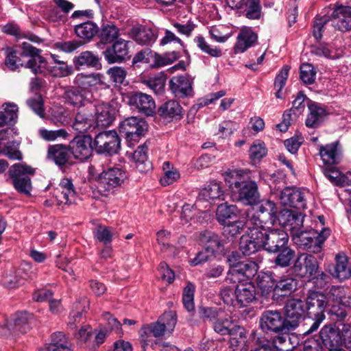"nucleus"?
Segmentation results:
<instances>
[{
  "label": "nucleus",
  "mask_w": 351,
  "mask_h": 351,
  "mask_svg": "<svg viewBox=\"0 0 351 351\" xmlns=\"http://www.w3.org/2000/svg\"><path fill=\"white\" fill-rule=\"evenodd\" d=\"M213 329L214 330L221 335H229L232 336L239 334L240 337L243 339V328L233 324L232 320L230 316L221 317L219 316L215 321L213 322Z\"/></svg>",
  "instance_id": "393cba45"
},
{
  "label": "nucleus",
  "mask_w": 351,
  "mask_h": 351,
  "mask_svg": "<svg viewBox=\"0 0 351 351\" xmlns=\"http://www.w3.org/2000/svg\"><path fill=\"white\" fill-rule=\"evenodd\" d=\"M290 67L288 65H285L280 71L279 73L276 77L274 81V87L277 90L276 96L277 98H282L281 90L285 86Z\"/></svg>",
  "instance_id": "052dcab7"
},
{
  "label": "nucleus",
  "mask_w": 351,
  "mask_h": 351,
  "mask_svg": "<svg viewBox=\"0 0 351 351\" xmlns=\"http://www.w3.org/2000/svg\"><path fill=\"white\" fill-rule=\"evenodd\" d=\"M263 249L276 253L284 247L289 239L287 233L282 229L271 228L269 226L259 227Z\"/></svg>",
  "instance_id": "6e6552de"
},
{
  "label": "nucleus",
  "mask_w": 351,
  "mask_h": 351,
  "mask_svg": "<svg viewBox=\"0 0 351 351\" xmlns=\"http://www.w3.org/2000/svg\"><path fill=\"white\" fill-rule=\"evenodd\" d=\"M279 251V254L274 260V263L280 267H288L295 256V251L286 245Z\"/></svg>",
  "instance_id": "6e6d98bb"
},
{
  "label": "nucleus",
  "mask_w": 351,
  "mask_h": 351,
  "mask_svg": "<svg viewBox=\"0 0 351 351\" xmlns=\"http://www.w3.org/2000/svg\"><path fill=\"white\" fill-rule=\"evenodd\" d=\"M265 144L259 140L255 141L249 149V157L253 162H259L267 155Z\"/></svg>",
  "instance_id": "864d4df0"
},
{
  "label": "nucleus",
  "mask_w": 351,
  "mask_h": 351,
  "mask_svg": "<svg viewBox=\"0 0 351 351\" xmlns=\"http://www.w3.org/2000/svg\"><path fill=\"white\" fill-rule=\"evenodd\" d=\"M93 139L90 135L77 136L69 143L71 153L75 158L85 160L92 155Z\"/></svg>",
  "instance_id": "f3484780"
},
{
  "label": "nucleus",
  "mask_w": 351,
  "mask_h": 351,
  "mask_svg": "<svg viewBox=\"0 0 351 351\" xmlns=\"http://www.w3.org/2000/svg\"><path fill=\"white\" fill-rule=\"evenodd\" d=\"M319 336L324 346L328 350L339 347L342 343L339 331L332 326H325L323 327L320 330Z\"/></svg>",
  "instance_id": "7c9ffc66"
},
{
  "label": "nucleus",
  "mask_w": 351,
  "mask_h": 351,
  "mask_svg": "<svg viewBox=\"0 0 351 351\" xmlns=\"http://www.w3.org/2000/svg\"><path fill=\"white\" fill-rule=\"evenodd\" d=\"M40 51L33 47L28 42H23L21 45V57L28 58L25 62L16 56L15 51H10L5 59V65L11 70L16 69L19 66H24L29 68L34 74L42 73L44 58L40 56Z\"/></svg>",
  "instance_id": "f03ea898"
},
{
  "label": "nucleus",
  "mask_w": 351,
  "mask_h": 351,
  "mask_svg": "<svg viewBox=\"0 0 351 351\" xmlns=\"http://www.w3.org/2000/svg\"><path fill=\"white\" fill-rule=\"evenodd\" d=\"M319 155L325 165H334L339 162V150L338 143H333L325 146H320Z\"/></svg>",
  "instance_id": "4c0bfd02"
},
{
  "label": "nucleus",
  "mask_w": 351,
  "mask_h": 351,
  "mask_svg": "<svg viewBox=\"0 0 351 351\" xmlns=\"http://www.w3.org/2000/svg\"><path fill=\"white\" fill-rule=\"evenodd\" d=\"M89 306V302L86 298L76 302L73 304V308L69 315V326L71 328L75 327L77 323L82 319L83 314Z\"/></svg>",
  "instance_id": "de8ad7c7"
},
{
  "label": "nucleus",
  "mask_w": 351,
  "mask_h": 351,
  "mask_svg": "<svg viewBox=\"0 0 351 351\" xmlns=\"http://www.w3.org/2000/svg\"><path fill=\"white\" fill-rule=\"evenodd\" d=\"M256 40L257 36L251 28H243L237 36V42L234 48L235 53L244 52L251 47Z\"/></svg>",
  "instance_id": "2f4dec72"
},
{
  "label": "nucleus",
  "mask_w": 351,
  "mask_h": 351,
  "mask_svg": "<svg viewBox=\"0 0 351 351\" xmlns=\"http://www.w3.org/2000/svg\"><path fill=\"white\" fill-rule=\"evenodd\" d=\"M1 31L12 36L17 40L26 38L32 42L39 43L40 39L34 34L22 30L14 21H10L2 26Z\"/></svg>",
  "instance_id": "f704fd0d"
},
{
  "label": "nucleus",
  "mask_w": 351,
  "mask_h": 351,
  "mask_svg": "<svg viewBox=\"0 0 351 351\" xmlns=\"http://www.w3.org/2000/svg\"><path fill=\"white\" fill-rule=\"evenodd\" d=\"M199 240L213 255L219 250L222 245L218 235L209 231L201 232L199 236Z\"/></svg>",
  "instance_id": "37998d69"
},
{
  "label": "nucleus",
  "mask_w": 351,
  "mask_h": 351,
  "mask_svg": "<svg viewBox=\"0 0 351 351\" xmlns=\"http://www.w3.org/2000/svg\"><path fill=\"white\" fill-rule=\"evenodd\" d=\"M18 145L13 141H8L0 148V154L6 156L11 160H21L22 154L18 150Z\"/></svg>",
  "instance_id": "bf43d9fd"
},
{
  "label": "nucleus",
  "mask_w": 351,
  "mask_h": 351,
  "mask_svg": "<svg viewBox=\"0 0 351 351\" xmlns=\"http://www.w3.org/2000/svg\"><path fill=\"white\" fill-rule=\"evenodd\" d=\"M247 5L245 16L250 19H258L261 16V6L260 0H249Z\"/></svg>",
  "instance_id": "774afa93"
},
{
  "label": "nucleus",
  "mask_w": 351,
  "mask_h": 351,
  "mask_svg": "<svg viewBox=\"0 0 351 351\" xmlns=\"http://www.w3.org/2000/svg\"><path fill=\"white\" fill-rule=\"evenodd\" d=\"M277 221L282 226L289 227L292 235L295 230L303 227L304 216L300 213L285 208L277 214Z\"/></svg>",
  "instance_id": "6ab92c4d"
},
{
  "label": "nucleus",
  "mask_w": 351,
  "mask_h": 351,
  "mask_svg": "<svg viewBox=\"0 0 351 351\" xmlns=\"http://www.w3.org/2000/svg\"><path fill=\"white\" fill-rule=\"evenodd\" d=\"M75 32L78 37L90 40L97 33L98 27L94 23L87 21L75 25Z\"/></svg>",
  "instance_id": "603ef678"
},
{
  "label": "nucleus",
  "mask_w": 351,
  "mask_h": 351,
  "mask_svg": "<svg viewBox=\"0 0 351 351\" xmlns=\"http://www.w3.org/2000/svg\"><path fill=\"white\" fill-rule=\"evenodd\" d=\"M324 175L327 177L329 180L336 185L345 186L344 182H343L345 173L342 174L338 169L334 167H328L324 169Z\"/></svg>",
  "instance_id": "69168bd1"
},
{
  "label": "nucleus",
  "mask_w": 351,
  "mask_h": 351,
  "mask_svg": "<svg viewBox=\"0 0 351 351\" xmlns=\"http://www.w3.org/2000/svg\"><path fill=\"white\" fill-rule=\"evenodd\" d=\"M160 114L165 119H180L182 115V108L180 104L175 100L165 103L159 110Z\"/></svg>",
  "instance_id": "49530a36"
},
{
  "label": "nucleus",
  "mask_w": 351,
  "mask_h": 351,
  "mask_svg": "<svg viewBox=\"0 0 351 351\" xmlns=\"http://www.w3.org/2000/svg\"><path fill=\"white\" fill-rule=\"evenodd\" d=\"M194 41L201 51L212 57L219 58L222 54L219 47L209 45L202 36H196Z\"/></svg>",
  "instance_id": "5fc2aeb1"
},
{
  "label": "nucleus",
  "mask_w": 351,
  "mask_h": 351,
  "mask_svg": "<svg viewBox=\"0 0 351 351\" xmlns=\"http://www.w3.org/2000/svg\"><path fill=\"white\" fill-rule=\"evenodd\" d=\"M126 178V172L123 169L118 167L108 168L98 177V191L104 196H108L120 187Z\"/></svg>",
  "instance_id": "39448f33"
},
{
  "label": "nucleus",
  "mask_w": 351,
  "mask_h": 351,
  "mask_svg": "<svg viewBox=\"0 0 351 351\" xmlns=\"http://www.w3.org/2000/svg\"><path fill=\"white\" fill-rule=\"evenodd\" d=\"M162 170L164 175L160 178V183L162 186H168L173 184L178 180L180 176L178 169L173 167L172 164L169 161L163 162Z\"/></svg>",
  "instance_id": "3c124183"
},
{
  "label": "nucleus",
  "mask_w": 351,
  "mask_h": 351,
  "mask_svg": "<svg viewBox=\"0 0 351 351\" xmlns=\"http://www.w3.org/2000/svg\"><path fill=\"white\" fill-rule=\"evenodd\" d=\"M117 108L107 103L99 104L95 106L94 119L97 126L106 127L114 121Z\"/></svg>",
  "instance_id": "412c9836"
},
{
  "label": "nucleus",
  "mask_w": 351,
  "mask_h": 351,
  "mask_svg": "<svg viewBox=\"0 0 351 351\" xmlns=\"http://www.w3.org/2000/svg\"><path fill=\"white\" fill-rule=\"evenodd\" d=\"M332 25L341 32L351 30V7L339 6L332 14Z\"/></svg>",
  "instance_id": "4be33fe9"
},
{
  "label": "nucleus",
  "mask_w": 351,
  "mask_h": 351,
  "mask_svg": "<svg viewBox=\"0 0 351 351\" xmlns=\"http://www.w3.org/2000/svg\"><path fill=\"white\" fill-rule=\"evenodd\" d=\"M97 125L94 117L87 109L82 110L75 115L72 127L79 133H85L94 129Z\"/></svg>",
  "instance_id": "c85d7f7f"
},
{
  "label": "nucleus",
  "mask_w": 351,
  "mask_h": 351,
  "mask_svg": "<svg viewBox=\"0 0 351 351\" xmlns=\"http://www.w3.org/2000/svg\"><path fill=\"white\" fill-rule=\"evenodd\" d=\"M223 197V191L219 183L210 181L199 193L196 204L201 202L212 203L217 199H221Z\"/></svg>",
  "instance_id": "bb28decb"
},
{
  "label": "nucleus",
  "mask_w": 351,
  "mask_h": 351,
  "mask_svg": "<svg viewBox=\"0 0 351 351\" xmlns=\"http://www.w3.org/2000/svg\"><path fill=\"white\" fill-rule=\"evenodd\" d=\"M306 311L310 317H313L314 322L306 333H311L316 330L325 319L324 311L327 305L326 295L319 292H311L308 294L306 301Z\"/></svg>",
  "instance_id": "1a4fd4ad"
},
{
  "label": "nucleus",
  "mask_w": 351,
  "mask_h": 351,
  "mask_svg": "<svg viewBox=\"0 0 351 351\" xmlns=\"http://www.w3.org/2000/svg\"><path fill=\"white\" fill-rule=\"evenodd\" d=\"M238 214L239 210L236 206L224 203L218 206L216 217L219 223L225 225L230 219L237 217Z\"/></svg>",
  "instance_id": "c03bdc74"
},
{
  "label": "nucleus",
  "mask_w": 351,
  "mask_h": 351,
  "mask_svg": "<svg viewBox=\"0 0 351 351\" xmlns=\"http://www.w3.org/2000/svg\"><path fill=\"white\" fill-rule=\"evenodd\" d=\"M73 63L77 69L84 66L96 69L100 66L98 56L89 51H83L77 56H75L73 59Z\"/></svg>",
  "instance_id": "ea45409f"
},
{
  "label": "nucleus",
  "mask_w": 351,
  "mask_h": 351,
  "mask_svg": "<svg viewBox=\"0 0 351 351\" xmlns=\"http://www.w3.org/2000/svg\"><path fill=\"white\" fill-rule=\"evenodd\" d=\"M65 103L74 107H80L84 105L86 101L85 91L79 88H71L64 93Z\"/></svg>",
  "instance_id": "09e8293b"
},
{
  "label": "nucleus",
  "mask_w": 351,
  "mask_h": 351,
  "mask_svg": "<svg viewBox=\"0 0 351 351\" xmlns=\"http://www.w3.org/2000/svg\"><path fill=\"white\" fill-rule=\"evenodd\" d=\"M8 172L14 189L20 193L29 195L32 191L29 176L34 174V169L25 163H17L12 165Z\"/></svg>",
  "instance_id": "0eeeda50"
},
{
  "label": "nucleus",
  "mask_w": 351,
  "mask_h": 351,
  "mask_svg": "<svg viewBox=\"0 0 351 351\" xmlns=\"http://www.w3.org/2000/svg\"><path fill=\"white\" fill-rule=\"evenodd\" d=\"M130 104L146 115L152 114L156 107L152 97L143 93H136L132 95L130 98Z\"/></svg>",
  "instance_id": "a878e982"
},
{
  "label": "nucleus",
  "mask_w": 351,
  "mask_h": 351,
  "mask_svg": "<svg viewBox=\"0 0 351 351\" xmlns=\"http://www.w3.org/2000/svg\"><path fill=\"white\" fill-rule=\"evenodd\" d=\"M285 315L287 319L297 321V327L302 319L305 313L304 302L299 299H292L288 301L285 307Z\"/></svg>",
  "instance_id": "473e14b6"
},
{
  "label": "nucleus",
  "mask_w": 351,
  "mask_h": 351,
  "mask_svg": "<svg viewBox=\"0 0 351 351\" xmlns=\"http://www.w3.org/2000/svg\"><path fill=\"white\" fill-rule=\"evenodd\" d=\"M147 128L146 121L136 117L125 119L120 123L119 127L120 134L125 136L130 146L139 141Z\"/></svg>",
  "instance_id": "9b49d317"
},
{
  "label": "nucleus",
  "mask_w": 351,
  "mask_h": 351,
  "mask_svg": "<svg viewBox=\"0 0 351 351\" xmlns=\"http://www.w3.org/2000/svg\"><path fill=\"white\" fill-rule=\"evenodd\" d=\"M318 268V263L315 256L301 254L294 263L293 271L298 276L309 278L316 274Z\"/></svg>",
  "instance_id": "dca6fc26"
},
{
  "label": "nucleus",
  "mask_w": 351,
  "mask_h": 351,
  "mask_svg": "<svg viewBox=\"0 0 351 351\" xmlns=\"http://www.w3.org/2000/svg\"><path fill=\"white\" fill-rule=\"evenodd\" d=\"M98 153L113 155L121 148V141L115 130H108L99 133L94 140Z\"/></svg>",
  "instance_id": "ddd939ff"
},
{
  "label": "nucleus",
  "mask_w": 351,
  "mask_h": 351,
  "mask_svg": "<svg viewBox=\"0 0 351 351\" xmlns=\"http://www.w3.org/2000/svg\"><path fill=\"white\" fill-rule=\"evenodd\" d=\"M61 194L58 196L60 204H71L75 196L74 186L71 180L69 178H63L59 184Z\"/></svg>",
  "instance_id": "a18cd8bd"
},
{
  "label": "nucleus",
  "mask_w": 351,
  "mask_h": 351,
  "mask_svg": "<svg viewBox=\"0 0 351 351\" xmlns=\"http://www.w3.org/2000/svg\"><path fill=\"white\" fill-rule=\"evenodd\" d=\"M315 77L316 71L312 64L304 63L300 66V77L304 84H312Z\"/></svg>",
  "instance_id": "680f3d73"
},
{
  "label": "nucleus",
  "mask_w": 351,
  "mask_h": 351,
  "mask_svg": "<svg viewBox=\"0 0 351 351\" xmlns=\"http://www.w3.org/2000/svg\"><path fill=\"white\" fill-rule=\"evenodd\" d=\"M280 201L283 206L298 210L304 209L306 206L304 193L295 188L284 189L280 193Z\"/></svg>",
  "instance_id": "a211bd4d"
},
{
  "label": "nucleus",
  "mask_w": 351,
  "mask_h": 351,
  "mask_svg": "<svg viewBox=\"0 0 351 351\" xmlns=\"http://www.w3.org/2000/svg\"><path fill=\"white\" fill-rule=\"evenodd\" d=\"M27 104L40 117H45L43 101L40 95L36 94L34 97L27 99Z\"/></svg>",
  "instance_id": "338daca9"
},
{
  "label": "nucleus",
  "mask_w": 351,
  "mask_h": 351,
  "mask_svg": "<svg viewBox=\"0 0 351 351\" xmlns=\"http://www.w3.org/2000/svg\"><path fill=\"white\" fill-rule=\"evenodd\" d=\"M32 315L27 312L17 313L12 316L6 324V327L10 331L16 333H25L30 329V321Z\"/></svg>",
  "instance_id": "cd10ccee"
},
{
  "label": "nucleus",
  "mask_w": 351,
  "mask_h": 351,
  "mask_svg": "<svg viewBox=\"0 0 351 351\" xmlns=\"http://www.w3.org/2000/svg\"><path fill=\"white\" fill-rule=\"evenodd\" d=\"M248 169H234L226 173L225 180L228 184L234 199L245 205L255 204L259 199L258 186L252 180H241L248 176Z\"/></svg>",
  "instance_id": "f257e3e1"
},
{
  "label": "nucleus",
  "mask_w": 351,
  "mask_h": 351,
  "mask_svg": "<svg viewBox=\"0 0 351 351\" xmlns=\"http://www.w3.org/2000/svg\"><path fill=\"white\" fill-rule=\"evenodd\" d=\"M307 106L308 114L305 122L306 125L308 128H316L323 121L326 115V111L321 105L312 101H308Z\"/></svg>",
  "instance_id": "c756f323"
},
{
  "label": "nucleus",
  "mask_w": 351,
  "mask_h": 351,
  "mask_svg": "<svg viewBox=\"0 0 351 351\" xmlns=\"http://www.w3.org/2000/svg\"><path fill=\"white\" fill-rule=\"evenodd\" d=\"M112 82L116 86L123 84L127 75L126 71L120 66H113L107 71Z\"/></svg>",
  "instance_id": "0e129e2a"
},
{
  "label": "nucleus",
  "mask_w": 351,
  "mask_h": 351,
  "mask_svg": "<svg viewBox=\"0 0 351 351\" xmlns=\"http://www.w3.org/2000/svg\"><path fill=\"white\" fill-rule=\"evenodd\" d=\"M119 29L112 23L104 24L99 33V37L103 43H110L119 39Z\"/></svg>",
  "instance_id": "8fccbe9b"
},
{
  "label": "nucleus",
  "mask_w": 351,
  "mask_h": 351,
  "mask_svg": "<svg viewBox=\"0 0 351 351\" xmlns=\"http://www.w3.org/2000/svg\"><path fill=\"white\" fill-rule=\"evenodd\" d=\"M94 237L97 241L104 245L111 244L113 233L111 228L105 226H99L93 232Z\"/></svg>",
  "instance_id": "13d9d810"
},
{
  "label": "nucleus",
  "mask_w": 351,
  "mask_h": 351,
  "mask_svg": "<svg viewBox=\"0 0 351 351\" xmlns=\"http://www.w3.org/2000/svg\"><path fill=\"white\" fill-rule=\"evenodd\" d=\"M260 326L266 332L286 333L297 328V321L285 319L279 311H267L261 317Z\"/></svg>",
  "instance_id": "423d86ee"
},
{
  "label": "nucleus",
  "mask_w": 351,
  "mask_h": 351,
  "mask_svg": "<svg viewBox=\"0 0 351 351\" xmlns=\"http://www.w3.org/2000/svg\"><path fill=\"white\" fill-rule=\"evenodd\" d=\"M177 323V315L175 311L165 313L158 320L143 328V332L147 336L158 337L165 334H171Z\"/></svg>",
  "instance_id": "f8f14e48"
},
{
  "label": "nucleus",
  "mask_w": 351,
  "mask_h": 351,
  "mask_svg": "<svg viewBox=\"0 0 351 351\" xmlns=\"http://www.w3.org/2000/svg\"><path fill=\"white\" fill-rule=\"evenodd\" d=\"M330 234V230L328 228H324L320 232L313 229L308 231L297 229L293 232L291 237L298 247L312 253H319Z\"/></svg>",
  "instance_id": "7ed1b4c3"
},
{
  "label": "nucleus",
  "mask_w": 351,
  "mask_h": 351,
  "mask_svg": "<svg viewBox=\"0 0 351 351\" xmlns=\"http://www.w3.org/2000/svg\"><path fill=\"white\" fill-rule=\"evenodd\" d=\"M298 281L293 277L281 278L274 288L276 295L285 297L290 295L296 289Z\"/></svg>",
  "instance_id": "e433bc0d"
},
{
  "label": "nucleus",
  "mask_w": 351,
  "mask_h": 351,
  "mask_svg": "<svg viewBox=\"0 0 351 351\" xmlns=\"http://www.w3.org/2000/svg\"><path fill=\"white\" fill-rule=\"evenodd\" d=\"M247 232L240 240L239 249L244 255H251L263 248L259 227L246 224Z\"/></svg>",
  "instance_id": "4468645a"
},
{
  "label": "nucleus",
  "mask_w": 351,
  "mask_h": 351,
  "mask_svg": "<svg viewBox=\"0 0 351 351\" xmlns=\"http://www.w3.org/2000/svg\"><path fill=\"white\" fill-rule=\"evenodd\" d=\"M130 36L141 45H150L156 40V36L153 31L150 28L145 27H133L130 32Z\"/></svg>",
  "instance_id": "c9c22d12"
},
{
  "label": "nucleus",
  "mask_w": 351,
  "mask_h": 351,
  "mask_svg": "<svg viewBox=\"0 0 351 351\" xmlns=\"http://www.w3.org/2000/svg\"><path fill=\"white\" fill-rule=\"evenodd\" d=\"M194 285L189 282L183 291L182 302L184 306L189 311L194 310Z\"/></svg>",
  "instance_id": "e2e57ef3"
},
{
  "label": "nucleus",
  "mask_w": 351,
  "mask_h": 351,
  "mask_svg": "<svg viewBox=\"0 0 351 351\" xmlns=\"http://www.w3.org/2000/svg\"><path fill=\"white\" fill-rule=\"evenodd\" d=\"M237 253L232 252L228 258L230 268L226 280L235 282L237 280L241 281L240 276L245 277L247 280L253 278L258 271L257 264L252 261L237 262Z\"/></svg>",
  "instance_id": "9d476101"
},
{
  "label": "nucleus",
  "mask_w": 351,
  "mask_h": 351,
  "mask_svg": "<svg viewBox=\"0 0 351 351\" xmlns=\"http://www.w3.org/2000/svg\"><path fill=\"white\" fill-rule=\"evenodd\" d=\"M147 152V147L143 145L139 146L136 150L130 154L132 162L141 172H147L152 168V164L148 159Z\"/></svg>",
  "instance_id": "72a5a7b5"
},
{
  "label": "nucleus",
  "mask_w": 351,
  "mask_h": 351,
  "mask_svg": "<svg viewBox=\"0 0 351 351\" xmlns=\"http://www.w3.org/2000/svg\"><path fill=\"white\" fill-rule=\"evenodd\" d=\"M278 208L276 204L269 199H262L256 208L254 213L248 215L246 224L257 227L273 226L277 221Z\"/></svg>",
  "instance_id": "20e7f679"
},
{
  "label": "nucleus",
  "mask_w": 351,
  "mask_h": 351,
  "mask_svg": "<svg viewBox=\"0 0 351 351\" xmlns=\"http://www.w3.org/2000/svg\"><path fill=\"white\" fill-rule=\"evenodd\" d=\"M336 261L332 275L340 281L351 278V264H348L347 257L343 254H337Z\"/></svg>",
  "instance_id": "a19ab883"
},
{
  "label": "nucleus",
  "mask_w": 351,
  "mask_h": 351,
  "mask_svg": "<svg viewBox=\"0 0 351 351\" xmlns=\"http://www.w3.org/2000/svg\"><path fill=\"white\" fill-rule=\"evenodd\" d=\"M47 67L52 75L55 77H64L69 75L71 73V69L69 68L65 62H58V64L45 65V61L43 64L42 72L43 68Z\"/></svg>",
  "instance_id": "4d7b16f0"
},
{
  "label": "nucleus",
  "mask_w": 351,
  "mask_h": 351,
  "mask_svg": "<svg viewBox=\"0 0 351 351\" xmlns=\"http://www.w3.org/2000/svg\"><path fill=\"white\" fill-rule=\"evenodd\" d=\"M128 53V42L123 38L116 40L111 47L104 51L105 60L109 64L122 62Z\"/></svg>",
  "instance_id": "aec40b11"
},
{
  "label": "nucleus",
  "mask_w": 351,
  "mask_h": 351,
  "mask_svg": "<svg viewBox=\"0 0 351 351\" xmlns=\"http://www.w3.org/2000/svg\"><path fill=\"white\" fill-rule=\"evenodd\" d=\"M193 79L189 75H176L169 82V89L177 98H186L193 96Z\"/></svg>",
  "instance_id": "2eb2a0df"
},
{
  "label": "nucleus",
  "mask_w": 351,
  "mask_h": 351,
  "mask_svg": "<svg viewBox=\"0 0 351 351\" xmlns=\"http://www.w3.org/2000/svg\"><path fill=\"white\" fill-rule=\"evenodd\" d=\"M70 149L62 145H56L49 147L48 156L59 166L64 165L69 160Z\"/></svg>",
  "instance_id": "79ce46f5"
},
{
  "label": "nucleus",
  "mask_w": 351,
  "mask_h": 351,
  "mask_svg": "<svg viewBox=\"0 0 351 351\" xmlns=\"http://www.w3.org/2000/svg\"><path fill=\"white\" fill-rule=\"evenodd\" d=\"M75 82L82 88H107L108 85L106 82L105 77L101 73L84 75L79 73L76 75Z\"/></svg>",
  "instance_id": "5701e85b"
},
{
  "label": "nucleus",
  "mask_w": 351,
  "mask_h": 351,
  "mask_svg": "<svg viewBox=\"0 0 351 351\" xmlns=\"http://www.w3.org/2000/svg\"><path fill=\"white\" fill-rule=\"evenodd\" d=\"M255 287L250 282H241L237 285L234 290L235 305L244 306L254 300Z\"/></svg>",
  "instance_id": "b1692460"
},
{
  "label": "nucleus",
  "mask_w": 351,
  "mask_h": 351,
  "mask_svg": "<svg viewBox=\"0 0 351 351\" xmlns=\"http://www.w3.org/2000/svg\"><path fill=\"white\" fill-rule=\"evenodd\" d=\"M40 351H71L69 342L64 334L58 332L51 336V342L42 348Z\"/></svg>",
  "instance_id": "58836bf2"
}]
</instances>
